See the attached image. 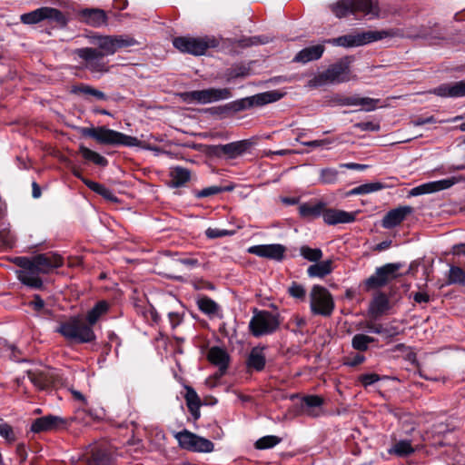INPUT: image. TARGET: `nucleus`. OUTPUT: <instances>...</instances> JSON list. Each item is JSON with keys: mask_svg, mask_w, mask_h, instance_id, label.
Masks as SVG:
<instances>
[{"mask_svg": "<svg viewBox=\"0 0 465 465\" xmlns=\"http://www.w3.org/2000/svg\"><path fill=\"white\" fill-rule=\"evenodd\" d=\"M16 264L21 268L16 272L18 280L25 285L41 289L43 281L40 273H49L64 264L63 257L54 252H45L31 258L18 257Z\"/></svg>", "mask_w": 465, "mask_h": 465, "instance_id": "f257e3e1", "label": "nucleus"}, {"mask_svg": "<svg viewBox=\"0 0 465 465\" xmlns=\"http://www.w3.org/2000/svg\"><path fill=\"white\" fill-rule=\"evenodd\" d=\"M83 136L94 138L98 143L110 145H124L128 147H140L143 149L159 152V148L136 137L106 128L104 126L96 128L83 127L80 129Z\"/></svg>", "mask_w": 465, "mask_h": 465, "instance_id": "f03ea898", "label": "nucleus"}, {"mask_svg": "<svg viewBox=\"0 0 465 465\" xmlns=\"http://www.w3.org/2000/svg\"><path fill=\"white\" fill-rule=\"evenodd\" d=\"M56 331L70 342L87 343L95 340L93 328L81 317H71L60 322Z\"/></svg>", "mask_w": 465, "mask_h": 465, "instance_id": "7ed1b4c3", "label": "nucleus"}, {"mask_svg": "<svg viewBox=\"0 0 465 465\" xmlns=\"http://www.w3.org/2000/svg\"><path fill=\"white\" fill-rule=\"evenodd\" d=\"M391 31H361L324 40L323 43L335 46L356 47L393 36Z\"/></svg>", "mask_w": 465, "mask_h": 465, "instance_id": "20e7f679", "label": "nucleus"}, {"mask_svg": "<svg viewBox=\"0 0 465 465\" xmlns=\"http://www.w3.org/2000/svg\"><path fill=\"white\" fill-rule=\"evenodd\" d=\"M91 44L98 47L101 55H113L118 50L136 45L138 42L128 35H104L94 34L88 36Z\"/></svg>", "mask_w": 465, "mask_h": 465, "instance_id": "39448f33", "label": "nucleus"}, {"mask_svg": "<svg viewBox=\"0 0 465 465\" xmlns=\"http://www.w3.org/2000/svg\"><path fill=\"white\" fill-rule=\"evenodd\" d=\"M281 324L280 314L268 311H254L249 322V329L254 337H261L275 332Z\"/></svg>", "mask_w": 465, "mask_h": 465, "instance_id": "423d86ee", "label": "nucleus"}, {"mask_svg": "<svg viewBox=\"0 0 465 465\" xmlns=\"http://www.w3.org/2000/svg\"><path fill=\"white\" fill-rule=\"evenodd\" d=\"M173 46L183 53H188L193 55H203L209 48L218 45V41L214 37H190L180 36L173 40Z\"/></svg>", "mask_w": 465, "mask_h": 465, "instance_id": "0eeeda50", "label": "nucleus"}, {"mask_svg": "<svg viewBox=\"0 0 465 465\" xmlns=\"http://www.w3.org/2000/svg\"><path fill=\"white\" fill-rule=\"evenodd\" d=\"M310 308L313 314L328 317L334 309L330 292L322 286L314 285L310 292Z\"/></svg>", "mask_w": 465, "mask_h": 465, "instance_id": "6e6552de", "label": "nucleus"}, {"mask_svg": "<svg viewBox=\"0 0 465 465\" xmlns=\"http://www.w3.org/2000/svg\"><path fill=\"white\" fill-rule=\"evenodd\" d=\"M180 448L193 452H212L214 449L213 443L203 437H201L188 430H183L173 434Z\"/></svg>", "mask_w": 465, "mask_h": 465, "instance_id": "1a4fd4ad", "label": "nucleus"}, {"mask_svg": "<svg viewBox=\"0 0 465 465\" xmlns=\"http://www.w3.org/2000/svg\"><path fill=\"white\" fill-rule=\"evenodd\" d=\"M44 20L55 22L61 27L68 24V18L60 10L48 6L40 7L21 15V21L25 25H34Z\"/></svg>", "mask_w": 465, "mask_h": 465, "instance_id": "9d476101", "label": "nucleus"}, {"mask_svg": "<svg viewBox=\"0 0 465 465\" xmlns=\"http://www.w3.org/2000/svg\"><path fill=\"white\" fill-rule=\"evenodd\" d=\"M79 58L84 61V67L93 74H105L109 72V66L103 60V55L95 48L84 47L75 50Z\"/></svg>", "mask_w": 465, "mask_h": 465, "instance_id": "9b49d317", "label": "nucleus"}, {"mask_svg": "<svg viewBox=\"0 0 465 465\" xmlns=\"http://www.w3.org/2000/svg\"><path fill=\"white\" fill-rule=\"evenodd\" d=\"M401 268V263H386L377 268L374 274L366 280L365 284L367 288L377 289L388 284L398 278L400 275L398 272Z\"/></svg>", "mask_w": 465, "mask_h": 465, "instance_id": "f8f14e48", "label": "nucleus"}, {"mask_svg": "<svg viewBox=\"0 0 465 465\" xmlns=\"http://www.w3.org/2000/svg\"><path fill=\"white\" fill-rule=\"evenodd\" d=\"M183 97L184 101H196L204 104L229 99L232 97V93L229 88H209L184 93Z\"/></svg>", "mask_w": 465, "mask_h": 465, "instance_id": "ddd939ff", "label": "nucleus"}, {"mask_svg": "<svg viewBox=\"0 0 465 465\" xmlns=\"http://www.w3.org/2000/svg\"><path fill=\"white\" fill-rule=\"evenodd\" d=\"M353 58L351 56H345L329 65L327 69L331 75L332 81H334L336 84L349 82L355 77L351 76V64Z\"/></svg>", "mask_w": 465, "mask_h": 465, "instance_id": "4468645a", "label": "nucleus"}, {"mask_svg": "<svg viewBox=\"0 0 465 465\" xmlns=\"http://www.w3.org/2000/svg\"><path fill=\"white\" fill-rule=\"evenodd\" d=\"M285 252L286 247L279 243L253 245L248 249L249 253L275 261H282Z\"/></svg>", "mask_w": 465, "mask_h": 465, "instance_id": "2eb2a0df", "label": "nucleus"}, {"mask_svg": "<svg viewBox=\"0 0 465 465\" xmlns=\"http://www.w3.org/2000/svg\"><path fill=\"white\" fill-rule=\"evenodd\" d=\"M79 21L92 27H101L107 24V15L103 9L84 8L77 13Z\"/></svg>", "mask_w": 465, "mask_h": 465, "instance_id": "dca6fc26", "label": "nucleus"}, {"mask_svg": "<svg viewBox=\"0 0 465 465\" xmlns=\"http://www.w3.org/2000/svg\"><path fill=\"white\" fill-rule=\"evenodd\" d=\"M208 361L218 368L214 374L215 378H221L225 374L230 362L228 352L220 347L214 346L209 349L207 354Z\"/></svg>", "mask_w": 465, "mask_h": 465, "instance_id": "f3484780", "label": "nucleus"}, {"mask_svg": "<svg viewBox=\"0 0 465 465\" xmlns=\"http://www.w3.org/2000/svg\"><path fill=\"white\" fill-rule=\"evenodd\" d=\"M324 399L319 395H306L302 399L301 410L304 415L318 418L324 414Z\"/></svg>", "mask_w": 465, "mask_h": 465, "instance_id": "a211bd4d", "label": "nucleus"}, {"mask_svg": "<svg viewBox=\"0 0 465 465\" xmlns=\"http://www.w3.org/2000/svg\"><path fill=\"white\" fill-rule=\"evenodd\" d=\"M65 424V420L54 415H46L34 420L31 430L35 433L57 430Z\"/></svg>", "mask_w": 465, "mask_h": 465, "instance_id": "6ab92c4d", "label": "nucleus"}, {"mask_svg": "<svg viewBox=\"0 0 465 465\" xmlns=\"http://www.w3.org/2000/svg\"><path fill=\"white\" fill-rule=\"evenodd\" d=\"M412 211L413 209L411 206H400L391 210L381 221L382 227L391 229L399 225Z\"/></svg>", "mask_w": 465, "mask_h": 465, "instance_id": "aec40b11", "label": "nucleus"}, {"mask_svg": "<svg viewBox=\"0 0 465 465\" xmlns=\"http://www.w3.org/2000/svg\"><path fill=\"white\" fill-rule=\"evenodd\" d=\"M322 218L324 223L329 225H335L338 223H350L355 221L356 213H349L336 209H327L323 211Z\"/></svg>", "mask_w": 465, "mask_h": 465, "instance_id": "412c9836", "label": "nucleus"}, {"mask_svg": "<svg viewBox=\"0 0 465 465\" xmlns=\"http://www.w3.org/2000/svg\"><path fill=\"white\" fill-rule=\"evenodd\" d=\"M431 93L441 97L465 96V80L450 84H443L435 88Z\"/></svg>", "mask_w": 465, "mask_h": 465, "instance_id": "4be33fe9", "label": "nucleus"}, {"mask_svg": "<svg viewBox=\"0 0 465 465\" xmlns=\"http://www.w3.org/2000/svg\"><path fill=\"white\" fill-rule=\"evenodd\" d=\"M27 377L30 381L39 390L48 388L54 381L53 374L50 370L28 371Z\"/></svg>", "mask_w": 465, "mask_h": 465, "instance_id": "5701e85b", "label": "nucleus"}, {"mask_svg": "<svg viewBox=\"0 0 465 465\" xmlns=\"http://www.w3.org/2000/svg\"><path fill=\"white\" fill-rule=\"evenodd\" d=\"M325 47L323 45H316L303 48L296 54L293 62L306 64L318 60L322 56Z\"/></svg>", "mask_w": 465, "mask_h": 465, "instance_id": "b1692460", "label": "nucleus"}, {"mask_svg": "<svg viewBox=\"0 0 465 465\" xmlns=\"http://www.w3.org/2000/svg\"><path fill=\"white\" fill-rule=\"evenodd\" d=\"M253 143L251 140H241L223 144V153L228 159H234L245 153Z\"/></svg>", "mask_w": 465, "mask_h": 465, "instance_id": "393cba45", "label": "nucleus"}, {"mask_svg": "<svg viewBox=\"0 0 465 465\" xmlns=\"http://www.w3.org/2000/svg\"><path fill=\"white\" fill-rule=\"evenodd\" d=\"M353 15L357 13L364 15L378 16L379 7L377 2L372 0H351Z\"/></svg>", "mask_w": 465, "mask_h": 465, "instance_id": "a878e982", "label": "nucleus"}, {"mask_svg": "<svg viewBox=\"0 0 465 465\" xmlns=\"http://www.w3.org/2000/svg\"><path fill=\"white\" fill-rule=\"evenodd\" d=\"M390 309V302L387 296L380 293L371 301L369 308V313L373 318H378Z\"/></svg>", "mask_w": 465, "mask_h": 465, "instance_id": "bb28decb", "label": "nucleus"}, {"mask_svg": "<svg viewBox=\"0 0 465 465\" xmlns=\"http://www.w3.org/2000/svg\"><path fill=\"white\" fill-rule=\"evenodd\" d=\"M415 449L412 446V440H397L389 450L391 455H395L400 458L408 457L413 454Z\"/></svg>", "mask_w": 465, "mask_h": 465, "instance_id": "cd10ccee", "label": "nucleus"}, {"mask_svg": "<svg viewBox=\"0 0 465 465\" xmlns=\"http://www.w3.org/2000/svg\"><path fill=\"white\" fill-rule=\"evenodd\" d=\"M84 461L88 465H110L112 462L111 455L103 449L94 447L91 450V456H84Z\"/></svg>", "mask_w": 465, "mask_h": 465, "instance_id": "c85d7f7f", "label": "nucleus"}, {"mask_svg": "<svg viewBox=\"0 0 465 465\" xmlns=\"http://www.w3.org/2000/svg\"><path fill=\"white\" fill-rule=\"evenodd\" d=\"M365 328L371 332L382 335L385 338H391L400 333L399 328L391 324H380L368 322L365 324Z\"/></svg>", "mask_w": 465, "mask_h": 465, "instance_id": "c756f323", "label": "nucleus"}, {"mask_svg": "<svg viewBox=\"0 0 465 465\" xmlns=\"http://www.w3.org/2000/svg\"><path fill=\"white\" fill-rule=\"evenodd\" d=\"M266 363V357L263 352V348H252L247 360L249 368L260 371L264 369Z\"/></svg>", "mask_w": 465, "mask_h": 465, "instance_id": "7c9ffc66", "label": "nucleus"}, {"mask_svg": "<svg viewBox=\"0 0 465 465\" xmlns=\"http://www.w3.org/2000/svg\"><path fill=\"white\" fill-rule=\"evenodd\" d=\"M332 262L331 260H326L323 262H316V263L312 264L307 269V273L310 277H317L323 278L326 275L330 274L332 271Z\"/></svg>", "mask_w": 465, "mask_h": 465, "instance_id": "2f4dec72", "label": "nucleus"}, {"mask_svg": "<svg viewBox=\"0 0 465 465\" xmlns=\"http://www.w3.org/2000/svg\"><path fill=\"white\" fill-rule=\"evenodd\" d=\"M185 401L188 410L193 418L199 419L201 401L196 391L191 387H186Z\"/></svg>", "mask_w": 465, "mask_h": 465, "instance_id": "473e14b6", "label": "nucleus"}, {"mask_svg": "<svg viewBox=\"0 0 465 465\" xmlns=\"http://www.w3.org/2000/svg\"><path fill=\"white\" fill-rule=\"evenodd\" d=\"M330 10L337 18H343L353 15L351 0H339L329 5Z\"/></svg>", "mask_w": 465, "mask_h": 465, "instance_id": "72a5a7b5", "label": "nucleus"}, {"mask_svg": "<svg viewBox=\"0 0 465 465\" xmlns=\"http://www.w3.org/2000/svg\"><path fill=\"white\" fill-rule=\"evenodd\" d=\"M170 175L174 187H181L191 179V172L181 166L173 167Z\"/></svg>", "mask_w": 465, "mask_h": 465, "instance_id": "f704fd0d", "label": "nucleus"}, {"mask_svg": "<svg viewBox=\"0 0 465 465\" xmlns=\"http://www.w3.org/2000/svg\"><path fill=\"white\" fill-rule=\"evenodd\" d=\"M251 107L261 106L269 103L276 102L281 98V94L276 92H265L252 96H249Z\"/></svg>", "mask_w": 465, "mask_h": 465, "instance_id": "c9c22d12", "label": "nucleus"}, {"mask_svg": "<svg viewBox=\"0 0 465 465\" xmlns=\"http://www.w3.org/2000/svg\"><path fill=\"white\" fill-rule=\"evenodd\" d=\"M107 311L108 304L106 302L101 301L97 302L95 306L88 312L86 315V323L92 327L94 323H96L102 315L106 313Z\"/></svg>", "mask_w": 465, "mask_h": 465, "instance_id": "e433bc0d", "label": "nucleus"}, {"mask_svg": "<svg viewBox=\"0 0 465 465\" xmlns=\"http://www.w3.org/2000/svg\"><path fill=\"white\" fill-rule=\"evenodd\" d=\"M79 152L86 161L93 162L96 165L104 167L106 166L108 163V161L105 157H104L103 155L99 154L94 151L90 150L84 145H81L79 147Z\"/></svg>", "mask_w": 465, "mask_h": 465, "instance_id": "4c0bfd02", "label": "nucleus"}, {"mask_svg": "<svg viewBox=\"0 0 465 465\" xmlns=\"http://www.w3.org/2000/svg\"><path fill=\"white\" fill-rule=\"evenodd\" d=\"M385 188V185L381 182L368 183L359 185L348 192V195L367 194L374 192L381 191Z\"/></svg>", "mask_w": 465, "mask_h": 465, "instance_id": "58836bf2", "label": "nucleus"}, {"mask_svg": "<svg viewBox=\"0 0 465 465\" xmlns=\"http://www.w3.org/2000/svg\"><path fill=\"white\" fill-rule=\"evenodd\" d=\"M233 189L234 186L232 184L228 186L212 185L202 190L194 191L193 194L196 198H205L223 192H231Z\"/></svg>", "mask_w": 465, "mask_h": 465, "instance_id": "ea45409f", "label": "nucleus"}, {"mask_svg": "<svg viewBox=\"0 0 465 465\" xmlns=\"http://www.w3.org/2000/svg\"><path fill=\"white\" fill-rule=\"evenodd\" d=\"M327 84H336L335 82L332 81L331 75L328 69L314 75L308 82V86L311 88H318Z\"/></svg>", "mask_w": 465, "mask_h": 465, "instance_id": "a19ab883", "label": "nucleus"}, {"mask_svg": "<svg viewBox=\"0 0 465 465\" xmlns=\"http://www.w3.org/2000/svg\"><path fill=\"white\" fill-rule=\"evenodd\" d=\"M465 178L461 175L452 176L447 179L431 182L433 193L443 191L452 187L453 185L464 181Z\"/></svg>", "mask_w": 465, "mask_h": 465, "instance_id": "79ce46f5", "label": "nucleus"}, {"mask_svg": "<svg viewBox=\"0 0 465 465\" xmlns=\"http://www.w3.org/2000/svg\"><path fill=\"white\" fill-rule=\"evenodd\" d=\"M374 341L375 339L373 337L359 333L352 337L351 346L356 351H366L369 349L370 343Z\"/></svg>", "mask_w": 465, "mask_h": 465, "instance_id": "37998d69", "label": "nucleus"}, {"mask_svg": "<svg viewBox=\"0 0 465 465\" xmlns=\"http://www.w3.org/2000/svg\"><path fill=\"white\" fill-rule=\"evenodd\" d=\"M324 205L321 203L316 204L304 203L299 208L300 214L303 217H318L323 213Z\"/></svg>", "mask_w": 465, "mask_h": 465, "instance_id": "c03bdc74", "label": "nucleus"}, {"mask_svg": "<svg viewBox=\"0 0 465 465\" xmlns=\"http://www.w3.org/2000/svg\"><path fill=\"white\" fill-rule=\"evenodd\" d=\"M282 441V439L275 435H267L260 438L254 443V447L257 450H267L272 449L278 445Z\"/></svg>", "mask_w": 465, "mask_h": 465, "instance_id": "a18cd8bd", "label": "nucleus"}, {"mask_svg": "<svg viewBox=\"0 0 465 465\" xmlns=\"http://www.w3.org/2000/svg\"><path fill=\"white\" fill-rule=\"evenodd\" d=\"M74 94H83L86 95H92L95 97L97 100H106L107 96L104 93L100 90H97L88 84H81L79 86H75L73 90Z\"/></svg>", "mask_w": 465, "mask_h": 465, "instance_id": "49530a36", "label": "nucleus"}, {"mask_svg": "<svg viewBox=\"0 0 465 465\" xmlns=\"http://www.w3.org/2000/svg\"><path fill=\"white\" fill-rule=\"evenodd\" d=\"M197 304L199 309L203 313L208 315L216 314L219 310L218 304L213 300L208 297H203L199 299Z\"/></svg>", "mask_w": 465, "mask_h": 465, "instance_id": "de8ad7c7", "label": "nucleus"}, {"mask_svg": "<svg viewBox=\"0 0 465 465\" xmlns=\"http://www.w3.org/2000/svg\"><path fill=\"white\" fill-rule=\"evenodd\" d=\"M339 179V172L334 168H324L320 171L319 182L322 184L335 183Z\"/></svg>", "mask_w": 465, "mask_h": 465, "instance_id": "09e8293b", "label": "nucleus"}, {"mask_svg": "<svg viewBox=\"0 0 465 465\" xmlns=\"http://www.w3.org/2000/svg\"><path fill=\"white\" fill-rule=\"evenodd\" d=\"M300 254L306 260L316 262L322 258V252L319 248H311L307 245H303L300 248Z\"/></svg>", "mask_w": 465, "mask_h": 465, "instance_id": "8fccbe9b", "label": "nucleus"}, {"mask_svg": "<svg viewBox=\"0 0 465 465\" xmlns=\"http://www.w3.org/2000/svg\"><path fill=\"white\" fill-rule=\"evenodd\" d=\"M448 283L465 284V272L458 266H451L449 271Z\"/></svg>", "mask_w": 465, "mask_h": 465, "instance_id": "3c124183", "label": "nucleus"}, {"mask_svg": "<svg viewBox=\"0 0 465 465\" xmlns=\"http://www.w3.org/2000/svg\"><path fill=\"white\" fill-rule=\"evenodd\" d=\"M287 292L291 297L301 302H303L306 297L305 287L296 282H292L291 283V285L288 287Z\"/></svg>", "mask_w": 465, "mask_h": 465, "instance_id": "603ef678", "label": "nucleus"}, {"mask_svg": "<svg viewBox=\"0 0 465 465\" xmlns=\"http://www.w3.org/2000/svg\"><path fill=\"white\" fill-rule=\"evenodd\" d=\"M0 436L8 443H13L16 440V433L14 428L7 422H0Z\"/></svg>", "mask_w": 465, "mask_h": 465, "instance_id": "864d4df0", "label": "nucleus"}, {"mask_svg": "<svg viewBox=\"0 0 465 465\" xmlns=\"http://www.w3.org/2000/svg\"><path fill=\"white\" fill-rule=\"evenodd\" d=\"M401 431L405 435H411L416 430V423L414 420L410 416H404L401 420Z\"/></svg>", "mask_w": 465, "mask_h": 465, "instance_id": "5fc2aeb1", "label": "nucleus"}, {"mask_svg": "<svg viewBox=\"0 0 465 465\" xmlns=\"http://www.w3.org/2000/svg\"><path fill=\"white\" fill-rule=\"evenodd\" d=\"M433 193L432 185H431V182H430V183H423V184H420L419 186L412 188L410 191L409 195L410 196H418V195L428 194V193Z\"/></svg>", "mask_w": 465, "mask_h": 465, "instance_id": "6e6d98bb", "label": "nucleus"}, {"mask_svg": "<svg viewBox=\"0 0 465 465\" xmlns=\"http://www.w3.org/2000/svg\"><path fill=\"white\" fill-rule=\"evenodd\" d=\"M233 232L224 229L218 228H208L205 231V235L209 239L221 238L228 235H232Z\"/></svg>", "mask_w": 465, "mask_h": 465, "instance_id": "4d7b16f0", "label": "nucleus"}, {"mask_svg": "<svg viewBox=\"0 0 465 465\" xmlns=\"http://www.w3.org/2000/svg\"><path fill=\"white\" fill-rule=\"evenodd\" d=\"M449 121L448 120H440V121H438L434 116L430 115V116H427V117H422V116H420V117H417L413 120H411V124L414 125V126H420V125H423V124H436V123H448Z\"/></svg>", "mask_w": 465, "mask_h": 465, "instance_id": "13d9d810", "label": "nucleus"}, {"mask_svg": "<svg viewBox=\"0 0 465 465\" xmlns=\"http://www.w3.org/2000/svg\"><path fill=\"white\" fill-rule=\"evenodd\" d=\"M379 99H373L370 97H362L361 98V105L362 110L366 112H371L376 109L377 104H379Z\"/></svg>", "mask_w": 465, "mask_h": 465, "instance_id": "bf43d9fd", "label": "nucleus"}, {"mask_svg": "<svg viewBox=\"0 0 465 465\" xmlns=\"http://www.w3.org/2000/svg\"><path fill=\"white\" fill-rule=\"evenodd\" d=\"M14 242V236L7 229L0 230V246H11Z\"/></svg>", "mask_w": 465, "mask_h": 465, "instance_id": "052dcab7", "label": "nucleus"}, {"mask_svg": "<svg viewBox=\"0 0 465 465\" xmlns=\"http://www.w3.org/2000/svg\"><path fill=\"white\" fill-rule=\"evenodd\" d=\"M231 107L236 112L251 108L250 98L246 97L234 101L231 104Z\"/></svg>", "mask_w": 465, "mask_h": 465, "instance_id": "680f3d73", "label": "nucleus"}, {"mask_svg": "<svg viewBox=\"0 0 465 465\" xmlns=\"http://www.w3.org/2000/svg\"><path fill=\"white\" fill-rule=\"evenodd\" d=\"M354 127L360 129L361 131L378 132L380 130V125L372 122L357 123L354 124Z\"/></svg>", "mask_w": 465, "mask_h": 465, "instance_id": "e2e57ef3", "label": "nucleus"}, {"mask_svg": "<svg viewBox=\"0 0 465 465\" xmlns=\"http://www.w3.org/2000/svg\"><path fill=\"white\" fill-rule=\"evenodd\" d=\"M359 380L363 386L367 387L380 381V376L375 373L363 374L359 378Z\"/></svg>", "mask_w": 465, "mask_h": 465, "instance_id": "0e129e2a", "label": "nucleus"}, {"mask_svg": "<svg viewBox=\"0 0 465 465\" xmlns=\"http://www.w3.org/2000/svg\"><path fill=\"white\" fill-rule=\"evenodd\" d=\"M206 153L211 156L222 157L224 155L223 153V144L219 145H209L207 147Z\"/></svg>", "mask_w": 465, "mask_h": 465, "instance_id": "69168bd1", "label": "nucleus"}, {"mask_svg": "<svg viewBox=\"0 0 465 465\" xmlns=\"http://www.w3.org/2000/svg\"><path fill=\"white\" fill-rule=\"evenodd\" d=\"M361 98L358 95H352V96H346L341 99V103L342 105L347 106H357L361 105Z\"/></svg>", "mask_w": 465, "mask_h": 465, "instance_id": "338daca9", "label": "nucleus"}, {"mask_svg": "<svg viewBox=\"0 0 465 465\" xmlns=\"http://www.w3.org/2000/svg\"><path fill=\"white\" fill-rule=\"evenodd\" d=\"M179 262L186 266L188 269H193L200 265L198 259L194 257L183 258L179 260Z\"/></svg>", "mask_w": 465, "mask_h": 465, "instance_id": "774afa93", "label": "nucleus"}]
</instances>
